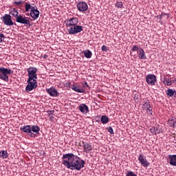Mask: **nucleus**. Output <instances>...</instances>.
I'll return each mask as SVG.
<instances>
[{
    "label": "nucleus",
    "mask_w": 176,
    "mask_h": 176,
    "mask_svg": "<svg viewBox=\"0 0 176 176\" xmlns=\"http://www.w3.org/2000/svg\"><path fill=\"white\" fill-rule=\"evenodd\" d=\"M63 164L70 170H76L80 171L85 167V160L80 159L78 155L74 153L63 154L62 157Z\"/></svg>",
    "instance_id": "f257e3e1"
},
{
    "label": "nucleus",
    "mask_w": 176,
    "mask_h": 176,
    "mask_svg": "<svg viewBox=\"0 0 176 176\" xmlns=\"http://www.w3.org/2000/svg\"><path fill=\"white\" fill-rule=\"evenodd\" d=\"M21 131L30 135V137H36L39 134L41 128L38 125H25L20 128Z\"/></svg>",
    "instance_id": "f03ea898"
},
{
    "label": "nucleus",
    "mask_w": 176,
    "mask_h": 176,
    "mask_svg": "<svg viewBox=\"0 0 176 176\" xmlns=\"http://www.w3.org/2000/svg\"><path fill=\"white\" fill-rule=\"evenodd\" d=\"M12 74H13L12 69H6L3 67H0V79H1V80L8 82V80H9V76H8V75H12Z\"/></svg>",
    "instance_id": "7ed1b4c3"
},
{
    "label": "nucleus",
    "mask_w": 176,
    "mask_h": 176,
    "mask_svg": "<svg viewBox=\"0 0 176 176\" xmlns=\"http://www.w3.org/2000/svg\"><path fill=\"white\" fill-rule=\"evenodd\" d=\"M36 79L37 78H28V85L25 87V91L27 93H30V91H32V90L38 87V82H36Z\"/></svg>",
    "instance_id": "20e7f679"
},
{
    "label": "nucleus",
    "mask_w": 176,
    "mask_h": 176,
    "mask_svg": "<svg viewBox=\"0 0 176 176\" xmlns=\"http://www.w3.org/2000/svg\"><path fill=\"white\" fill-rule=\"evenodd\" d=\"M16 21L19 24H23V25H28L29 27H31V21H30V18L25 16L24 14H19V16H16Z\"/></svg>",
    "instance_id": "39448f33"
},
{
    "label": "nucleus",
    "mask_w": 176,
    "mask_h": 176,
    "mask_svg": "<svg viewBox=\"0 0 176 176\" xmlns=\"http://www.w3.org/2000/svg\"><path fill=\"white\" fill-rule=\"evenodd\" d=\"M67 29L69 32V35H76V34H79V32H82V31H83V27L79 25L70 26L67 28Z\"/></svg>",
    "instance_id": "423d86ee"
},
{
    "label": "nucleus",
    "mask_w": 176,
    "mask_h": 176,
    "mask_svg": "<svg viewBox=\"0 0 176 176\" xmlns=\"http://www.w3.org/2000/svg\"><path fill=\"white\" fill-rule=\"evenodd\" d=\"M28 72V79H38V76L36 72H38V69L36 67H30L27 69Z\"/></svg>",
    "instance_id": "0eeeda50"
},
{
    "label": "nucleus",
    "mask_w": 176,
    "mask_h": 176,
    "mask_svg": "<svg viewBox=\"0 0 176 176\" xmlns=\"http://www.w3.org/2000/svg\"><path fill=\"white\" fill-rule=\"evenodd\" d=\"M67 28L69 27H74V25H78L79 23V19L76 17H73L71 19H67L65 20Z\"/></svg>",
    "instance_id": "6e6552de"
},
{
    "label": "nucleus",
    "mask_w": 176,
    "mask_h": 176,
    "mask_svg": "<svg viewBox=\"0 0 176 176\" xmlns=\"http://www.w3.org/2000/svg\"><path fill=\"white\" fill-rule=\"evenodd\" d=\"M142 108L144 111H146L148 115H153V110L152 109V107L151 106V102H149V100L144 102Z\"/></svg>",
    "instance_id": "1a4fd4ad"
},
{
    "label": "nucleus",
    "mask_w": 176,
    "mask_h": 176,
    "mask_svg": "<svg viewBox=\"0 0 176 176\" xmlns=\"http://www.w3.org/2000/svg\"><path fill=\"white\" fill-rule=\"evenodd\" d=\"M1 20L5 25H13V21H12V16L10 14H6Z\"/></svg>",
    "instance_id": "9d476101"
},
{
    "label": "nucleus",
    "mask_w": 176,
    "mask_h": 176,
    "mask_svg": "<svg viewBox=\"0 0 176 176\" xmlns=\"http://www.w3.org/2000/svg\"><path fill=\"white\" fill-rule=\"evenodd\" d=\"M77 9L79 10V12H82L84 13V12H86L89 9V6H87V3L85 1H80L78 3H77Z\"/></svg>",
    "instance_id": "9b49d317"
},
{
    "label": "nucleus",
    "mask_w": 176,
    "mask_h": 176,
    "mask_svg": "<svg viewBox=\"0 0 176 176\" xmlns=\"http://www.w3.org/2000/svg\"><path fill=\"white\" fill-rule=\"evenodd\" d=\"M146 81L148 85H151V86H155L156 83V76L155 74H148L146 77Z\"/></svg>",
    "instance_id": "f8f14e48"
},
{
    "label": "nucleus",
    "mask_w": 176,
    "mask_h": 176,
    "mask_svg": "<svg viewBox=\"0 0 176 176\" xmlns=\"http://www.w3.org/2000/svg\"><path fill=\"white\" fill-rule=\"evenodd\" d=\"M138 160L143 167L146 168L150 164L149 162H148V160H146V157H144L142 154H140Z\"/></svg>",
    "instance_id": "ddd939ff"
},
{
    "label": "nucleus",
    "mask_w": 176,
    "mask_h": 176,
    "mask_svg": "<svg viewBox=\"0 0 176 176\" xmlns=\"http://www.w3.org/2000/svg\"><path fill=\"white\" fill-rule=\"evenodd\" d=\"M72 90L76 91V93H85L86 90L83 89L80 85H78V83H74L72 85Z\"/></svg>",
    "instance_id": "4468645a"
},
{
    "label": "nucleus",
    "mask_w": 176,
    "mask_h": 176,
    "mask_svg": "<svg viewBox=\"0 0 176 176\" xmlns=\"http://www.w3.org/2000/svg\"><path fill=\"white\" fill-rule=\"evenodd\" d=\"M30 16L32 19L36 20L39 17V10H38V8L36 6H34L30 11Z\"/></svg>",
    "instance_id": "2eb2a0df"
},
{
    "label": "nucleus",
    "mask_w": 176,
    "mask_h": 176,
    "mask_svg": "<svg viewBox=\"0 0 176 176\" xmlns=\"http://www.w3.org/2000/svg\"><path fill=\"white\" fill-rule=\"evenodd\" d=\"M78 110L80 112H81V113H83L84 115H86L88 112H90L89 107H87V105H86L85 103L80 104L78 106Z\"/></svg>",
    "instance_id": "dca6fc26"
},
{
    "label": "nucleus",
    "mask_w": 176,
    "mask_h": 176,
    "mask_svg": "<svg viewBox=\"0 0 176 176\" xmlns=\"http://www.w3.org/2000/svg\"><path fill=\"white\" fill-rule=\"evenodd\" d=\"M46 91L51 97H57L58 96V91L54 87L46 89Z\"/></svg>",
    "instance_id": "f3484780"
},
{
    "label": "nucleus",
    "mask_w": 176,
    "mask_h": 176,
    "mask_svg": "<svg viewBox=\"0 0 176 176\" xmlns=\"http://www.w3.org/2000/svg\"><path fill=\"white\" fill-rule=\"evenodd\" d=\"M82 144H83L84 152H85L86 153H90V152L93 151V146H91V143L82 142Z\"/></svg>",
    "instance_id": "a211bd4d"
},
{
    "label": "nucleus",
    "mask_w": 176,
    "mask_h": 176,
    "mask_svg": "<svg viewBox=\"0 0 176 176\" xmlns=\"http://www.w3.org/2000/svg\"><path fill=\"white\" fill-rule=\"evenodd\" d=\"M168 160L170 166H176V155H168Z\"/></svg>",
    "instance_id": "6ab92c4d"
},
{
    "label": "nucleus",
    "mask_w": 176,
    "mask_h": 176,
    "mask_svg": "<svg viewBox=\"0 0 176 176\" xmlns=\"http://www.w3.org/2000/svg\"><path fill=\"white\" fill-rule=\"evenodd\" d=\"M138 56L140 60H146V55H145V51H144V50H142V48H140V50H138Z\"/></svg>",
    "instance_id": "aec40b11"
},
{
    "label": "nucleus",
    "mask_w": 176,
    "mask_h": 176,
    "mask_svg": "<svg viewBox=\"0 0 176 176\" xmlns=\"http://www.w3.org/2000/svg\"><path fill=\"white\" fill-rule=\"evenodd\" d=\"M168 124L170 126V127H173V129H175L176 127V118L174 117H172L170 119L168 120Z\"/></svg>",
    "instance_id": "412c9836"
},
{
    "label": "nucleus",
    "mask_w": 176,
    "mask_h": 176,
    "mask_svg": "<svg viewBox=\"0 0 176 176\" xmlns=\"http://www.w3.org/2000/svg\"><path fill=\"white\" fill-rule=\"evenodd\" d=\"M10 14H11V16L12 17H15L16 19H17V17H19V11L17 10V9L16 8H12L10 11Z\"/></svg>",
    "instance_id": "4be33fe9"
},
{
    "label": "nucleus",
    "mask_w": 176,
    "mask_h": 176,
    "mask_svg": "<svg viewBox=\"0 0 176 176\" xmlns=\"http://www.w3.org/2000/svg\"><path fill=\"white\" fill-rule=\"evenodd\" d=\"M83 53H84V56H85V57H86V58H91V56H93V54L89 50L84 51Z\"/></svg>",
    "instance_id": "5701e85b"
},
{
    "label": "nucleus",
    "mask_w": 176,
    "mask_h": 176,
    "mask_svg": "<svg viewBox=\"0 0 176 176\" xmlns=\"http://www.w3.org/2000/svg\"><path fill=\"white\" fill-rule=\"evenodd\" d=\"M100 120L102 124H107L109 122V118L107 116H102Z\"/></svg>",
    "instance_id": "b1692460"
},
{
    "label": "nucleus",
    "mask_w": 176,
    "mask_h": 176,
    "mask_svg": "<svg viewBox=\"0 0 176 176\" xmlns=\"http://www.w3.org/2000/svg\"><path fill=\"white\" fill-rule=\"evenodd\" d=\"M150 131H151V134H154V135L160 133V130H159V129H157V127H152L150 129Z\"/></svg>",
    "instance_id": "393cba45"
},
{
    "label": "nucleus",
    "mask_w": 176,
    "mask_h": 176,
    "mask_svg": "<svg viewBox=\"0 0 176 176\" xmlns=\"http://www.w3.org/2000/svg\"><path fill=\"white\" fill-rule=\"evenodd\" d=\"M0 157L1 159H7L8 158V152L5 151H0Z\"/></svg>",
    "instance_id": "a878e982"
},
{
    "label": "nucleus",
    "mask_w": 176,
    "mask_h": 176,
    "mask_svg": "<svg viewBox=\"0 0 176 176\" xmlns=\"http://www.w3.org/2000/svg\"><path fill=\"white\" fill-rule=\"evenodd\" d=\"M32 7L31 6V4L28 3H25V12H30V10H32Z\"/></svg>",
    "instance_id": "bb28decb"
},
{
    "label": "nucleus",
    "mask_w": 176,
    "mask_h": 176,
    "mask_svg": "<svg viewBox=\"0 0 176 176\" xmlns=\"http://www.w3.org/2000/svg\"><path fill=\"white\" fill-rule=\"evenodd\" d=\"M174 94H175V91L171 89L167 90V96H169V97H174Z\"/></svg>",
    "instance_id": "cd10ccee"
},
{
    "label": "nucleus",
    "mask_w": 176,
    "mask_h": 176,
    "mask_svg": "<svg viewBox=\"0 0 176 176\" xmlns=\"http://www.w3.org/2000/svg\"><path fill=\"white\" fill-rule=\"evenodd\" d=\"M164 83L166 85V86H171L173 82L171 81V78H165Z\"/></svg>",
    "instance_id": "c85d7f7f"
},
{
    "label": "nucleus",
    "mask_w": 176,
    "mask_h": 176,
    "mask_svg": "<svg viewBox=\"0 0 176 176\" xmlns=\"http://www.w3.org/2000/svg\"><path fill=\"white\" fill-rule=\"evenodd\" d=\"M116 8H118V9L123 8V3L122 1H117L116 3Z\"/></svg>",
    "instance_id": "c756f323"
},
{
    "label": "nucleus",
    "mask_w": 176,
    "mask_h": 176,
    "mask_svg": "<svg viewBox=\"0 0 176 176\" xmlns=\"http://www.w3.org/2000/svg\"><path fill=\"white\" fill-rule=\"evenodd\" d=\"M126 176H138V175L135 173L131 170H128L126 173Z\"/></svg>",
    "instance_id": "7c9ffc66"
},
{
    "label": "nucleus",
    "mask_w": 176,
    "mask_h": 176,
    "mask_svg": "<svg viewBox=\"0 0 176 176\" xmlns=\"http://www.w3.org/2000/svg\"><path fill=\"white\" fill-rule=\"evenodd\" d=\"M23 1H14L13 3V5H15L16 6H20V5H23Z\"/></svg>",
    "instance_id": "2f4dec72"
},
{
    "label": "nucleus",
    "mask_w": 176,
    "mask_h": 176,
    "mask_svg": "<svg viewBox=\"0 0 176 176\" xmlns=\"http://www.w3.org/2000/svg\"><path fill=\"white\" fill-rule=\"evenodd\" d=\"M102 52H108V47L107 45H102L101 47Z\"/></svg>",
    "instance_id": "473e14b6"
},
{
    "label": "nucleus",
    "mask_w": 176,
    "mask_h": 176,
    "mask_svg": "<svg viewBox=\"0 0 176 176\" xmlns=\"http://www.w3.org/2000/svg\"><path fill=\"white\" fill-rule=\"evenodd\" d=\"M3 39H5V36L3 34L0 33V43H2Z\"/></svg>",
    "instance_id": "72a5a7b5"
},
{
    "label": "nucleus",
    "mask_w": 176,
    "mask_h": 176,
    "mask_svg": "<svg viewBox=\"0 0 176 176\" xmlns=\"http://www.w3.org/2000/svg\"><path fill=\"white\" fill-rule=\"evenodd\" d=\"M108 131H109V133H110V134H114L115 133V132L113 131V129H112V126L109 127Z\"/></svg>",
    "instance_id": "f704fd0d"
},
{
    "label": "nucleus",
    "mask_w": 176,
    "mask_h": 176,
    "mask_svg": "<svg viewBox=\"0 0 176 176\" xmlns=\"http://www.w3.org/2000/svg\"><path fill=\"white\" fill-rule=\"evenodd\" d=\"M138 50H140V48H138V46L135 45L133 48H132V52H138Z\"/></svg>",
    "instance_id": "c9c22d12"
},
{
    "label": "nucleus",
    "mask_w": 176,
    "mask_h": 176,
    "mask_svg": "<svg viewBox=\"0 0 176 176\" xmlns=\"http://www.w3.org/2000/svg\"><path fill=\"white\" fill-rule=\"evenodd\" d=\"M82 86H83V87H85V89H86V87H88V88L90 87H89V85L87 84V82H83Z\"/></svg>",
    "instance_id": "e433bc0d"
},
{
    "label": "nucleus",
    "mask_w": 176,
    "mask_h": 176,
    "mask_svg": "<svg viewBox=\"0 0 176 176\" xmlns=\"http://www.w3.org/2000/svg\"><path fill=\"white\" fill-rule=\"evenodd\" d=\"M163 16H164V13H162L160 15H157V17H159L160 20H162L163 19Z\"/></svg>",
    "instance_id": "4c0bfd02"
}]
</instances>
